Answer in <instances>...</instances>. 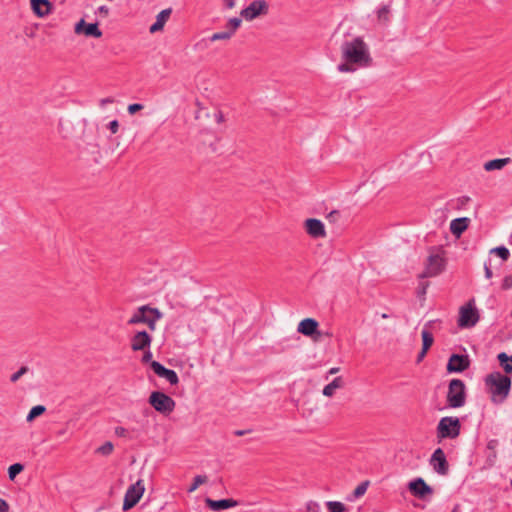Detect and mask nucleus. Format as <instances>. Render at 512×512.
Masks as SVG:
<instances>
[{"label": "nucleus", "instance_id": "obj_1", "mask_svg": "<svg viewBox=\"0 0 512 512\" xmlns=\"http://www.w3.org/2000/svg\"><path fill=\"white\" fill-rule=\"evenodd\" d=\"M343 63L338 65L340 72H354L356 67H369L372 64V58L367 44L361 37H356L351 41H345L341 46Z\"/></svg>", "mask_w": 512, "mask_h": 512}, {"label": "nucleus", "instance_id": "obj_2", "mask_svg": "<svg viewBox=\"0 0 512 512\" xmlns=\"http://www.w3.org/2000/svg\"><path fill=\"white\" fill-rule=\"evenodd\" d=\"M484 384L490 395L491 402L499 405L504 403L508 398L512 380L508 375L502 374L499 371H494L485 376Z\"/></svg>", "mask_w": 512, "mask_h": 512}, {"label": "nucleus", "instance_id": "obj_3", "mask_svg": "<svg viewBox=\"0 0 512 512\" xmlns=\"http://www.w3.org/2000/svg\"><path fill=\"white\" fill-rule=\"evenodd\" d=\"M162 318V313L157 308L143 305L128 320V325L146 324L151 331L156 329V323Z\"/></svg>", "mask_w": 512, "mask_h": 512}, {"label": "nucleus", "instance_id": "obj_4", "mask_svg": "<svg viewBox=\"0 0 512 512\" xmlns=\"http://www.w3.org/2000/svg\"><path fill=\"white\" fill-rule=\"evenodd\" d=\"M466 386L460 379H452L448 385L446 396L447 405L450 408H460L466 403Z\"/></svg>", "mask_w": 512, "mask_h": 512}, {"label": "nucleus", "instance_id": "obj_5", "mask_svg": "<svg viewBox=\"0 0 512 512\" xmlns=\"http://www.w3.org/2000/svg\"><path fill=\"white\" fill-rule=\"evenodd\" d=\"M460 432L461 422L459 418L452 416L441 418L436 428V434L439 441L447 438H457L460 435Z\"/></svg>", "mask_w": 512, "mask_h": 512}, {"label": "nucleus", "instance_id": "obj_6", "mask_svg": "<svg viewBox=\"0 0 512 512\" xmlns=\"http://www.w3.org/2000/svg\"><path fill=\"white\" fill-rule=\"evenodd\" d=\"M149 404L159 413L169 415L175 408V401L164 392L154 391L148 399Z\"/></svg>", "mask_w": 512, "mask_h": 512}, {"label": "nucleus", "instance_id": "obj_7", "mask_svg": "<svg viewBox=\"0 0 512 512\" xmlns=\"http://www.w3.org/2000/svg\"><path fill=\"white\" fill-rule=\"evenodd\" d=\"M479 321L478 310L474 306V300H470L460 308L458 326L460 328H470Z\"/></svg>", "mask_w": 512, "mask_h": 512}, {"label": "nucleus", "instance_id": "obj_8", "mask_svg": "<svg viewBox=\"0 0 512 512\" xmlns=\"http://www.w3.org/2000/svg\"><path fill=\"white\" fill-rule=\"evenodd\" d=\"M446 261L439 253L430 254L427 258L424 271L419 274L420 279L435 277L445 269Z\"/></svg>", "mask_w": 512, "mask_h": 512}, {"label": "nucleus", "instance_id": "obj_9", "mask_svg": "<svg viewBox=\"0 0 512 512\" xmlns=\"http://www.w3.org/2000/svg\"><path fill=\"white\" fill-rule=\"evenodd\" d=\"M144 491L145 487L142 480H138L136 483L130 485L124 496L123 510L127 511L132 509L139 502Z\"/></svg>", "mask_w": 512, "mask_h": 512}, {"label": "nucleus", "instance_id": "obj_10", "mask_svg": "<svg viewBox=\"0 0 512 512\" xmlns=\"http://www.w3.org/2000/svg\"><path fill=\"white\" fill-rule=\"evenodd\" d=\"M268 12L269 5L265 0H254L240 14L245 20L251 21L261 15H267Z\"/></svg>", "mask_w": 512, "mask_h": 512}, {"label": "nucleus", "instance_id": "obj_11", "mask_svg": "<svg viewBox=\"0 0 512 512\" xmlns=\"http://www.w3.org/2000/svg\"><path fill=\"white\" fill-rule=\"evenodd\" d=\"M319 323L314 318H305L298 324L297 331L307 337H311L314 341H319L323 333L318 330Z\"/></svg>", "mask_w": 512, "mask_h": 512}, {"label": "nucleus", "instance_id": "obj_12", "mask_svg": "<svg viewBox=\"0 0 512 512\" xmlns=\"http://www.w3.org/2000/svg\"><path fill=\"white\" fill-rule=\"evenodd\" d=\"M470 366L469 356L464 354H452L448 360L446 369L449 373H461Z\"/></svg>", "mask_w": 512, "mask_h": 512}, {"label": "nucleus", "instance_id": "obj_13", "mask_svg": "<svg viewBox=\"0 0 512 512\" xmlns=\"http://www.w3.org/2000/svg\"><path fill=\"white\" fill-rule=\"evenodd\" d=\"M408 489L413 496L422 500H424L427 495L433 494L432 487L429 486L421 477H418L409 482Z\"/></svg>", "mask_w": 512, "mask_h": 512}, {"label": "nucleus", "instance_id": "obj_14", "mask_svg": "<svg viewBox=\"0 0 512 512\" xmlns=\"http://www.w3.org/2000/svg\"><path fill=\"white\" fill-rule=\"evenodd\" d=\"M430 464L432 465L435 472L440 475H446L449 471V464L446 459V455L441 448H437L430 459Z\"/></svg>", "mask_w": 512, "mask_h": 512}, {"label": "nucleus", "instance_id": "obj_15", "mask_svg": "<svg viewBox=\"0 0 512 512\" xmlns=\"http://www.w3.org/2000/svg\"><path fill=\"white\" fill-rule=\"evenodd\" d=\"M74 31L76 34H84L87 37L100 38L102 36L98 23H86L84 19L76 23Z\"/></svg>", "mask_w": 512, "mask_h": 512}, {"label": "nucleus", "instance_id": "obj_16", "mask_svg": "<svg viewBox=\"0 0 512 512\" xmlns=\"http://www.w3.org/2000/svg\"><path fill=\"white\" fill-rule=\"evenodd\" d=\"M151 369L159 377L165 378L171 385L178 384L179 378H178L177 373L174 370L164 367L160 362L152 361Z\"/></svg>", "mask_w": 512, "mask_h": 512}, {"label": "nucleus", "instance_id": "obj_17", "mask_svg": "<svg viewBox=\"0 0 512 512\" xmlns=\"http://www.w3.org/2000/svg\"><path fill=\"white\" fill-rule=\"evenodd\" d=\"M152 337L146 331H138L131 338V349L141 351L150 348Z\"/></svg>", "mask_w": 512, "mask_h": 512}, {"label": "nucleus", "instance_id": "obj_18", "mask_svg": "<svg viewBox=\"0 0 512 512\" xmlns=\"http://www.w3.org/2000/svg\"><path fill=\"white\" fill-rule=\"evenodd\" d=\"M305 229L313 238H323L326 236L324 224L316 218L307 219L305 221Z\"/></svg>", "mask_w": 512, "mask_h": 512}, {"label": "nucleus", "instance_id": "obj_19", "mask_svg": "<svg viewBox=\"0 0 512 512\" xmlns=\"http://www.w3.org/2000/svg\"><path fill=\"white\" fill-rule=\"evenodd\" d=\"M205 504L212 511H221L229 508L236 507L238 502L232 498L213 500L211 498L205 499Z\"/></svg>", "mask_w": 512, "mask_h": 512}, {"label": "nucleus", "instance_id": "obj_20", "mask_svg": "<svg viewBox=\"0 0 512 512\" xmlns=\"http://www.w3.org/2000/svg\"><path fill=\"white\" fill-rule=\"evenodd\" d=\"M172 13V8H167L162 10L156 16V21L150 26L149 32L156 33L158 31L163 30L165 23L168 21L170 15Z\"/></svg>", "mask_w": 512, "mask_h": 512}, {"label": "nucleus", "instance_id": "obj_21", "mask_svg": "<svg viewBox=\"0 0 512 512\" xmlns=\"http://www.w3.org/2000/svg\"><path fill=\"white\" fill-rule=\"evenodd\" d=\"M469 223L470 219L467 217L453 219L450 223V231L454 236L460 237L467 230Z\"/></svg>", "mask_w": 512, "mask_h": 512}, {"label": "nucleus", "instance_id": "obj_22", "mask_svg": "<svg viewBox=\"0 0 512 512\" xmlns=\"http://www.w3.org/2000/svg\"><path fill=\"white\" fill-rule=\"evenodd\" d=\"M53 4L49 0H34V14L45 17L51 13Z\"/></svg>", "mask_w": 512, "mask_h": 512}, {"label": "nucleus", "instance_id": "obj_23", "mask_svg": "<svg viewBox=\"0 0 512 512\" xmlns=\"http://www.w3.org/2000/svg\"><path fill=\"white\" fill-rule=\"evenodd\" d=\"M434 323V321H429L425 324V328L422 330V348L425 350H429L433 345L434 338L432 333L428 330L429 327Z\"/></svg>", "mask_w": 512, "mask_h": 512}, {"label": "nucleus", "instance_id": "obj_24", "mask_svg": "<svg viewBox=\"0 0 512 512\" xmlns=\"http://www.w3.org/2000/svg\"><path fill=\"white\" fill-rule=\"evenodd\" d=\"M343 386L344 381L342 377H336L331 383H329L323 388V395L327 397H332L335 393V390L338 388H342Z\"/></svg>", "mask_w": 512, "mask_h": 512}, {"label": "nucleus", "instance_id": "obj_25", "mask_svg": "<svg viewBox=\"0 0 512 512\" xmlns=\"http://www.w3.org/2000/svg\"><path fill=\"white\" fill-rule=\"evenodd\" d=\"M497 360L506 375L512 373V355L509 356L505 352H501L497 355Z\"/></svg>", "mask_w": 512, "mask_h": 512}, {"label": "nucleus", "instance_id": "obj_26", "mask_svg": "<svg viewBox=\"0 0 512 512\" xmlns=\"http://www.w3.org/2000/svg\"><path fill=\"white\" fill-rule=\"evenodd\" d=\"M509 162L510 158L493 159L484 164V169L486 171L501 170Z\"/></svg>", "mask_w": 512, "mask_h": 512}, {"label": "nucleus", "instance_id": "obj_27", "mask_svg": "<svg viewBox=\"0 0 512 512\" xmlns=\"http://www.w3.org/2000/svg\"><path fill=\"white\" fill-rule=\"evenodd\" d=\"M328 512H346L347 508L346 506L339 501H328L326 503Z\"/></svg>", "mask_w": 512, "mask_h": 512}, {"label": "nucleus", "instance_id": "obj_28", "mask_svg": "<svg viewBox=\"0 0 512 512\" xmlns=\"http://www.w3.org/2000/svg\"><path fill=\"white\" fill-rule=\"evenodd\" d=\"M390 7L388 5H384L377 11V18L380 22L388 23L390 18Z\"/></svg>", "mask_w": 512, "mask_h": 512}, {"label": "nucleus", "instance_id": "obj_29", "mask_svg": "<svg viewBox=\"0 0 512 512\" xmlns=\"http://www.w3.org/2000/svg\"><path fill=\"white\" fill-rule=\"evenodd\" d=\"M23 469H24V465L21 463H15V464L11 465L8 468L9 479L11 481H13L16 478V476L23 471Z\"/></svg>", "mask_w": 512, "mask_h": 512}, {"label": "nucleus", "instance_id": "obj_30", "mask_svg": "<svg viewBox=\"0 0 512 512\" xmlns=\"http://www.w3.org/2000/svg\"><path fill=\"white\" fill-rule=\"evenodd\" d=\"M113 449H114L113 443L110 441H107L103 445H101L100 447H98L96 449V453L101 454L103 456H109L113 452Z\"/></svg>", "mask_w": 512, "mask_h": 512}, {"label": "nucleus", "instance_id": "obj_31", "mask_svg": "<svg viewBox=\"0 0 512 512\" xmlns=\"http://www.w3.org/2000/svg\"><path fill=\"white\" fill-rule=\"evenodd\" d=\"M208 477L206 475H197L194 477L192 485L188 488V492L191 493L195 491L200 485L206 483Z\"/></svg>", "mask_w": 512, "mask_h": 512}, {"label": "nucleus", "instance_id": "obj_32", "mask_svg": "<svg viewBox=\"0 0 512 512\" xmlns=\"http://www.w3.org/2000/svg\"><path fill=\"white\" fill-rule=\"evenodd\" d=\"M241 22L242 21L240 18H237V17L231 18L226 25L227 31L231 32L232 36H233L234 33L236 32V30L240 27Z\"/></svg>", "mask_w": 512, "mask_h": 512}, {"label": "nucleus", "instance_id": "obj_33", "mask_svg": "<svg viewBox=\"0 0 512 512\" xmlns=\"http://www.w3.org/2000/svg\"><path fill=\"white\" fill-rule=\"evenodd\" d=\"M490 252L498 255L504 261L510 256L509 250L504 246L495 247Z\"/></svg>", "mask_w": 512, "mask_h": 512}, {"label": "nucleus", "instance_id": "obj_34", "mask_svg": "<svg viewBox=\"0 0 512 512\" xmlns=\"http://www.w3.org/2000/svg\"><path fill=\"white\" fill-rule=\"evenodd\" d=\"M231 37H232V33L228 32L226 30V31L214 33L209 39L211 42H215L218 40H229Z\"/></svg>", "mask_w": 512, "mask_h": 512}, {"label": "nucleus", "instance_id": "obj_35", "mask_svg": "<svg viewBox=\"0 0 512 512\" xmlns=\"http://www.w3.org/2000/svg\"><path fill=\"white\" fill-rule=\"evenodd\" d=\"M368 484L369 482L368 481H365V482H362L360 483L354 490V496L356 498L358 497H361L362 495L365 494L367 488H368Z\"/></svg>", "mask_w": 512, "mask_h": 512}, {"label": "nucleus", "instance_id": "obj_36", "mask_svg": "<svg viewBox=\"0 0 512 512\" xmlns=\"http://www.w3.org/2000/svg\"><path fill=\"white\" fill-rule=\"evenodd\" d=\"M28 372V367H21L17 372L11 375V382H16L22 375Z\"/></svg>", "mask_w": 512, "mask_h": 512}, {"label": "nucleus", "instance_id": "obj_37", "mask_svg": "<svg viewBox=\"0 0 512 512\" xmlns=\"http://www.w3.org/2000/svg\"><path fill=\"white\" fill-rule=\"evenodd\" d=\"M501 288L503 290L512 289V273L510 275H507L506 277H504L502 284H501Z\"/></svg>", "mask_w": 512, "mask_h": 512}, {"label": "nucleus", "instance_id": "obj_38", "mask_svg": "<svg viewBox=\"0 0 512 512\" xmlns=\"http://www.w3.org/2000/svg\"><path fill=\"white\" fill-rule=\"evenodd\" d=\"M143 108H144V106L142 104H140V103H133V104L128 105L127 110L129 112V114L133 115L136 112L142 110Z\"/></svg>", "mask_w": 512, "mask_h": 512}, {"label": "nucleus", "instance_id": "obj_39", "mask_svg": "<svg viewBox=\"0 0 512 512\" xmlns=\"http://www.w3.org/2000/svg\"><path fill=\"white\" fill-rule=\"evenodd\" d=\"M143 351H144V354H143L142 359H141L142 363H144V364L145 363H150L151 364V362L153 361L152 360V353H151V351L149 350V348L145 349Z\"/></svg>", "mask_w": 512, "mask_h": 512}, {"label": "nucleus", "instance_id": "obj_40", "mask_svg": "<svg viewBox=\"0 0 512 512\" xmlns=\"http://www.w3.org/2000/svg\"><path fill=\"white\" fill-rule=\"evenodd\" d=\"M46 411V407L43 405L34 406V418L41 416Z\"/></svg>", "mask_w": 512, "mask_h": 512}, {"label": "nucleus", "instance_id": "obj_41", "mask_svg": "<svg viewBox=\"0 0 512 512\" xmlns=\"http://www.w3.org/2000/svg\"><path fill=\"white\" fill-rule=\"evenodd\" d=\"M429 286V282H421L420 285H419V288H418V295L419 296H424L426 294V290Z\"/></svg>", "mask_w": 512, "mask_h": 512}, {"label": "nucleus", "instance_id": "obj_42", "mask_svg": "<svg viewBox=\"0 0 512 512\" xmlns=\"http://www.w3.org/2000/svg\"><path fill=\"white\" fill-rule=\"evenodd\" d=\"M109 130L112 134H116L118 132L119 123L117 120H112L108 125Z\"/></svg>", "mask_w": 512, "mask_h": 512}, {"label": "nucleus", "instance_id": "obj_43", "mask_svg": "<svg viewBox=\"0 0 512 512\" xmlns=\"http://www.w3.org/2000/svg\"><path fill=\"white\" fill-rule=\"evenodd\" d=\"M115 434L118 437H125L127 435V429L121 426L115 428Z\"/></svg>", "mask_w": 512, "mask_h": 512}, {"label": "nucleus", "instance_id": "obj_44", "mask_svg": "<svg viewBox=\"0 0 512 512\" xmlns=\"http://www.w3.org/2000/svg\"><path fill=\"white\" fill-rule=\"evenodd\" d=\"M484 271H485V277L487 279L492 278L493 273H492V270L490 268V262L489 263L485 262V264H484Z\"/></svg>", "mask_w": 512, "mask_h": 512}, {"label": "nucleus", "instance_id": "obj_45", "mask_svg": "<svg viewBox=\"0 0 512 512\" xmlns=\"http://www.w3.org/2000/svg\"><path fill=\"white\" fill-rule=\"evenodd\" d=\"M339 216H340L339 211H337V210H333V211H331V212L327 215V218H328L330 221H337V219L339 218Z\"/></svg>", "mask_w": 512, "mask_h": 512}, {"label": "nucleus", "instance_id": "obj_46", "mask_svg": "<svg viewBox=\"0 0 512 512\" xmlns=\"http://www.w3.org/2000/svg\"><path fill=\"white\" fill-rule=\"evenodd\" d=\"M9 504L6 500L0 498V512H8Z\"/></svg>", "mask_w": 512, "mask_h": 512}, {"label": "nucleus", "instance_id": "obj_47", "mask_svg": "<svg viewBox=\"0 0 512 512\" xmlns=\"http://www.w3.org/2000/svg\"><path fill=\"white\" fill-rule=\"evenodd\" d=\"M98 13H99L101 16H103V17H107V16H108V14H109V8H108L107 6H105V5L100 6V7L98 8Z\"/></svg>", "mask_w": 512, "mask_h": 512}, {"label": "nucleus", "instance_id": "obj_48", "mask_svg": "<svg viewBox=\"0 0 512 512\" xmlns=\"http://www.w3.org/2000/svg\"><path fill=\"white\" fill-rule=\"evenodd\" d=\"M428 350H425V349H421V351L419 352L418 356H417V363H420L424 357L426 356Z\"/></svg>", "mask_w": 512, "mask_h": 512}, {"label": "nucleus", "instance_id": "obj_49", "mask_svg": "<svg viewBox=\"0 0 512 512\" xmlns=\"http://www.w3.org/2000/svg\"><path fill=\"white\" fill-rule=\"evenodd\" d=\"M215 120L217 123H222L224 122V115L221 111H218L216 114H215Z\"/></svg>", "mask_w": 512, "mask_h": 512}, {"label": "nucleus", "instance_id": "obj_50", "mask_svg": "<svg viewBox=\"0 0 512 512\" xmlns=\"http://www.w3.org/2000/svg\"><path fill=\"white\" fill-rule=\"evenodd\" d=\"M497 445H498V441H497V440H495V439H493V440H490V441L488 442L487 447H488L489 449H495Z\"/></svg>", "mask_w": 512, "mask_h": 512}, {"label": "nucleus", "instance_id": "obj_51", "mask_svg": "<svg viewBox=\"0 0 512 512\" xmlns=\"http://www.w3.org/2000/svg\"><path fill=\"white\" fill-rule=\"evenodd\" d=\"M225 6L232 9L235 6V0H224Z\"/></svg>", "mask_w": 512, "mask_h": 512}, {"label": "nucleus", "instance_id": "obj_52", "mask_svg": "<svg viewBox=\"0 0 512 512\" xmlns=\"http://www.w3.org/2000/svg\"><path fill=\"white\" fill-rule=\"evenodd\" d=\"M108 103H113V99L108 97V98L101 99V101H100L101 106H104Z\"/></svg>", "mask_w": 512, "mask_h": 512}, {"label": "nucleus", "instance_id": "obj_53", "mask_svg": "<svg viewBox=\"0 0 512 512\" xmlns=\"http://www.w3.org/2000/svg\"><path fill=\"white\" fill-rule=\"evenodd\" d=\"M248 432H249V430H236V431L234 432V434H235L236 436H243V435L247 434Z\"/></svg>", "mask_w": 512, "mask_h": 512}, {"label": "nucleus", "instance_id": "obj_54", "mask_svg": "<svg viewBox=\"0 0 512 512\" xmlns=\"http://www.w3.org/2000/svg\"><path fill=\"white\" fill-rule=\"evenodd\" d=\"M339 370H340V368H339V367H333V368H331V369L328 371V374H329V375L336 374V373H338V372H339Z\"/></svg>", "mask_w": 512, "mask_h": 512}, {"label": "nucleus", "instance_id": "obj_55", "mask_svg": "<svg viewBox=\"0 0 512 512\" xmlns=\"http://www.w3.org/2000/svg\"><path fill=\"white\" fill-rule=\"evenodd\" d=\"M459 201L461 202V204H466L467 202L470 201V198L467 196H463L459 199Z\"/></svg>", "mask_w": 512, "mask_h": 512}, {"label": "nucleus", "instance_id": "obj_56", "mask_svg": "<svg viewBox=\"0 0 512 512\" xmlns=\"http://www.w3.org/2000/svg\"><path fill=\"white\" fill-rule=\"evenodd\" d=\"M26 420L27 422H32V409H30V411L28 412Z\"/></svg>", "mask_w": 512, "mask_h": 512}, {"label": "nucleus", "instance_id": "obj_57", "mask_svg": "<svg viewBox=\"0 0 512 512\" xmlns=\"http://www.w3.org/2000/svg\"><path fill=\"white\" fill-rule=\"evenodd\" d=\"M451 512H460V505L456 504Z\"/></svg>", "mask_w": 512, "mask_h": 512}, {"label": "nucleus", "instance_id": "obj_58", "mask_svg": "<svg viewBox=\"0 0 512 512\" xmlns=\"http://www.w3.org/2000/svg\"><path fill=\"white\" fill-rule=\"evenodd\" d=\"M387 317H388V315H387V314H383V315H382V318H387Z\"/></svg>", "mask_w": 512, "mask_h": 512}, {"label": "nucleus", "instance_id": "obj_59", "mask_svg": "<svg viewBox=\"0 0 512 512\" xmlns=\"http://www.w3.org/2000/svg\"><path fill=\"white\" fill-rule=\"evenodd\" d=\"M29 2H30V5L32 6V0H29Z\"/></svg>", "mask_w": 512, "mask_h": 512}]
</instances>
